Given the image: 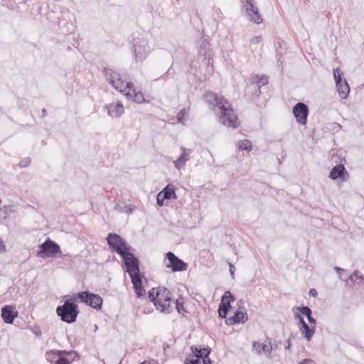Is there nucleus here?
Instances as JSON below:
<instances>
[{"instance_id":"393cba45","label":"nucleus","mask_w":364,"mask_h":364,"mask_svg":"<svg viewBox=\"0 0 364 364\" xmlns=\"http://www.w3.org/2000/svg\"><path fill=\"white\" fill-rule=\"evenodd\" d=\"M336 87L341 97L343 99L346 98L350 91V87L346 80L344 79L343 82L340 83V85L337 84Z\"/></svg>"},{"instance_id":"2f4dec72","label":"nucleus","mask_w":364,"mask_h":364,"mask_svg":"<svg viewBox=\"0 0 364 364\" xmlns=\"http://www.w3.org/2000/svg\"><path fill=\"white\" fill-rule=\"evenodd\" d=\"M189 112V108H183L180 110V112L177 114V120L179 123H183L184 121V117L186 114Z\"/></svg>"},{"instance_id":"f8f14e48","label":"nucleus","mask_w":364,"mask_h":364,"mask_svg":"<svg viewBox=\"0 0 364 364\" xmlns=\"http://www.w3.org/2000/svg\"><path fill=\"white\" fill-rule=\"evenodd\" d=\"M248 319L247 310L245 306H240L235 311L232 317L228 318L225 322L228 325H234L235 323H245Z\"/></svg>"},{"instance_id":"603ef678","label":"nucleus","mask_w":364,"mask_h":364,"mask_svg":"<svg viewBox=\"0 0 364 364\" xmlns=\"http://www.w3.org/2000/svg\"><path fill=\"white\" fill-rule=\"evenodd\" d=\"M46 114H47V110H46L45 108H43V109H42V116H43V117H44V116H46Z\"/></svg>"},{"instance_id":"c9c22d12","label":"nucleus","mask_w":364,"mask_h":364,"mask_svg":"<svg viewBox=\"0 0 364 364\" xmlns=\"http://www.w3.org/2000/svg\"><path fill=\"white\" fill-rule=\"evenodd\" d=\"M31 163V159L29 158H25L23 160H21L18 165L21 168L27 167Z\"/></svg>"},{"instance_id":"1a4fd4ad","label":"nucleus","mask_w":364,"mask_h":364,"mask_svg":"<svg viewBox=\"0 0 364 364\" xmlns=\"http://www.w3.org/2000/svg\"><path fill=\"white\" fill-rule=\"evenodd\" d=\"M77 296L82 302L85 303L93 309H100L102 308L103 300L98 294L90 293L88 291H82L78 293Z\"/></svg>"},{"instance_id":"4c0bfd02","label":"nucleus","mask_w":364,"mask_h":364,"mask_svg":"<svg viewBox=\"0 0 364 364\" xmlns=\"http://www.w3.org/2000/svg\"><path fill=\"white\" fill-rule=\"evenodd\" d=\"M200 362V358L193 356L190 360L188 358L186 359V364H198Z\"/></svg>"},{"instance_id":"9d476101","label":"nucleus","mask_w":364,"mask_h":364,"mask_svg":"<svg viewBox=\"0 0 364 364\" xmlns=\"http://www.w3.org/2000/svg\"><path fill=\"white\" fill-rule=\"evenodd\" d=\"M40 251L38 252V256L42 257L43 254H47L48 256H54L56 254H61L60 246L50 238H47L40 246Z\"/></svg>"},{"instance_id":"c03bdc74","label":"nucleus","mask_w":364,"mask_h":364,"mask_svg":"<svg viewBox=\"0 0 364 364\" xmlns=\"http://www.w3.org/2000/svg\"><path fill=\"white\" fill-rule=\"evenodd\" d=\"M298 364H316V363L311 359H304Z\"/></svg>"},{"instance_id":"412c9836","label":"nucleus","mask_w":364,"mask_h":364,"mask_svg":"<svg viewBox=\"0 0 364 364\" xmlns=\"http://www.w3.org/2000/svg\"><path fill=\"white\" fill-rule=\"evenodd\" d=\"M209 36L206 34L202 36L201 38L198 41V53L201 56H204L207 60L206 55L209 50L210 44L208 43Z\"/></svg>"},{"instance_id":"72a5a7b5","label":"nucleus","mask_w":364,"mask_h":364,"mask_svg":"<svg viewBox=\"0 0 364 364\" xmlns=\"http://www.w3.org/2000/svg\"><path fill=\"white\" fill-rule=\"evenodd\" d=\"M297 309L303 315L306 316V317H309L312 314L311 309L309 306H301L298 307Z\"/></svg>"},{"instance_id":"58836bf2","label":"nucleus","mask_w":364,"mask_h":364,"mask_svg":"<svg viewBox=\"0 0 364 364\" xmlns=\"http://www.w3.org/2000/svg\"><path fill=\"white\" fill-rule=\"evenodd\" d=\"M295 317L299 321V327L304 326V324H307L304 318L299 314H295Z\"/></svg>"},{"instance_id":"f257e3e1","label":"nucleus","mask_w":364,"mask_h":364,"mask_svg":"<svg viewBox=\"0 0 364 364\" xmlns=\"http://www.w3.org/2000/svg\"><path fill=\"white\" fill-rule=\"evenodd\" d=\"M203 99L209 105L213 108L218 107L221 111L219 117L220 123L232 128L240 126L239 119L228 100L211 91L206 92L203 95Z\"/></svg>"},{"instance_id":"aec40b11","label":"nucleus","mask_w":364,"mask_h":364,"mask_svg":"<svg viewBox=\"0 0 364 364\" xmlns=\"http://www.w3.org/2000/svg\"><path fill=\"white\" fill-rule=\"evenodd\" d=\"M130 278L133 284L134 292L137 297L140 298L143 296L145 294V290L142 287V280L140 274L137 276H132Z\"/></svg>"},{"instance_id":"13d9d810","label":"nucleus","mask_w":364,"mask_h":364,"mask_svg":"<svg viewBox=\"0 0 364 364\" xmlns=\"http://www.w3.org/2000/svg\"><path fill=\"white\" fill-rule=\"evenodd\" d=\"M277 348V345L273 346V350L276 349Z\"/></svg>"},{"instance_id":"ddd939ff","label":"nucleus","mask_w":364,"mask_h":364,"mask_svg":"<svg viewBox=\"0 0 364 364\" xmlns=\"http://www.w3.org/2000/svg\"><path fill=\"white\" fill-rule=\"evenodd\" d=\"M181 153L180 156L173 161L174 166L176 169L180 170L183 168L188 161L190 160L193 150L191 149H186L183 146L180 148Z\"/></svg>"},{"instance_id":"a211bd4d","label":"nucleus","mask_w":364,"mask_h":364,"mask_svg":"<svg viewBox=\"0 0 364 364\" xmlns=\"http://www.w3.org/2000/svg\"><path fill=\"white\" fill-rule=\"evenodd\" d=\"M122 93L136 103H142L145 100L143 94L140 91H136L133 84L132 87H127V91Z\"/></svg>"},{"instance_id":"a878e982","label":"nucleus","mask_w":364,"mask_h":364,"mask_svg":"<svg viewBox=\"0 0 364 364\" xmlns=\"http://www.w3.org/2000/svg\"><path fill=\"white\" fill-rule=\"evenodd\" d=\"M231 306L229 304L228 301H223L221 300V302L219 305L218 308V315L219 317L222 318H225L228 314V311L230 309Z\"/></svg>"},{"instance_id":"423d86ee","label":"nucleus","mask_w":364,"mask_h":364,"mask_svg":"<svg viewBox=\"0 0 364 364\" xmlns=\"http://www.w3.org/2000/svg\"><path fill=\"white\" fill-rule=\"evenodd\" d=\"M107 242L110 250L120 257L125 255L131 250L127 242L121 236L114 232L107 235Z\"/></svg>"},{"instance_id":"6ab92c4d","label":"nucleus","mask_w":364,"mask_h":364,"mask_svg":"<svg viewBox=\"0 0 364 364\" xmlns=\"http://www.w3.org/2000/svg\"><path fill=\"white\" fill-rule=\"evenodd\" d=\"M60 355H75V356L77 355V353H75V351L55 350L47 352L46 353V358L49 363L52 364H55V360Z\"/></svg>"},{"instance_id":"dca6fc26","label":"nucleus","mask_w":364,"mask_h":364,"mask_svg":"<svg viewBox=\"0 0 364 364\" xmlns=\"http://www.w3.org/2000/svg\"><path fill=\"white\" fill-rule=\"evenodd\" d=\"M18 314V311L12 306L6 305L1 309V318L6 323H13Z\"/></svg>"},{"instance_id":"de8ad7c7","label":"nucleus","mask_w":364,"mask_h":364,"mask_svg":"<svg viewBox=\"0 0 364 364\" xmlns=\"http://www.w3.org/2000/svg\"><path fill=\"white\" fill-rule=\"evenodd\" d=\"M309 294L314 297H316L318 295V293H317V291L315 289H311L309 290Z\"/></svg>"},{"instance_id":"3c124183","label":"nucleus","mask_w":364,"mask_h":364,"mask_svg":"<svg viewBox=\"0 0 364 364\" xmlns=\"http://www.w3.org/2000/svg\"><path fill=\"white\" fill-rule=\"evenodd\" d=\"M334 269L338 273L340 274L341 272H343L344 269H342V268H340V267H334Z\"/></svg>"},{"instance_id":"cd10ccee","label":"nucleus","mask_w":364,"mask_h":364,"mask_svg":"<svg viewBox=\"0 0 364 364\" xmlns=\"http://www.w3.org/2000/svg\"><path fill=\"white\" fill-rule=\"evenodd\" d=\"M237 147L241 150L250 151L252 149V144L250 140L243 139L237 142Z\"/></svg>"},{"instance_id":"8fccbe9b","label":"nucleus","mask_w":364,"mask_h":364,"mask_svg":"<svg viewBox=\"0 0 364 364\" xmlns=\"http://www.w3.org/2000/svg\"><path fill=\"white\" fill-rule=\"evenodd\" d=\"M285 344H286V345H285V349H286V350H289V349H290V348H291V339H290V338L287 341V342H286V343H285Z\"/></svg>"},{"instance_id":"20e7f679","label":"nucleus","mask_w":364,"mask_h":364,"mask_svg":"<svg viewBox=\"0 0 364 364\" xmlns=\"http://www.w3.org/2000/svg\"><path fill=\"white\" fill-rule=\"evenodd\" d=\"M149 36L148 33H139L138 36L133 38V51L136 61H143L151 51Z\"/></svg>"},{"instance_id":"bb28decb","label":"nucleus","mask_w":364,"mask_h":364,"mask_svg":"<svg viewBox=\"0 0 364 364\" xmlns=\"http://www.w3.org/2000/svg\"><path fill=\"white\" fill-rule=\"evenodd\" d=\"M252 83L257 84V86L259 87V94H261V87L267 85L268 83V77L266 75H255L252 78Z\"/></svg>"},{"instance_id":"7c9ffc66","label":"nucleus","mask_w":364,"mask_h":364,"mask_svg":"<svg viewBox=\"0 0 364 364\" xmlns=\"http://www.w3.org/2000/svg\"><path fill=\"white\" fill-rule=\"evenodd\" d=\"M333 76L336 81V85L343 82V80L342 79V73L340 72L338 68H334L333 70Z\"/></svg>"},{"instance_id":"f3484780","label":"nucleus","mask_w":364,"mask_h":364,"mask_svg":"<svg viewBox=\"0 0 364 364\" xmlns=\"http://www.w3.org/2000/svg\"><path fill=\"white\" fill-rule=\"evenodd\" d=\"M267 340L268 343H260L259 342L254 341L252 347L258 354H261L263 352L268 358H272L271 354L273 350V345H272L269 339Z\"/></svg>"},{"instance_id":"ea45409f","label":"nucleus","mask_w":364,"mask_h":364,"mask_svg":"<svg viewBox=\"0 0 364 364\" xmlns=\"http://www.w3.org/2000/svg\"><path fill=\"white\" fill-rule=\"evenodd\" d=\"M262 41V36H257L252 38L250 41L252 44H258Z\"/></svg>"},{"instance_id":"f03ea898","label":"nucleus","mask_w":364,"mask_h":364,"mask_svg":"<svg viewBox=\"0 0 364 364\" xmlns=\"http://www.w3.org/2000/svg\"><path fill=\"white\" fill-rule=\"evenodd\" d=\"M148 296L160 312L167 314L172 312L171 293L166 287L152 288L149 291Z\"/></svg>"},{"instance_id":"6e6d98bb","label":"nucleus","mask_w":364,"mask_h":364,"mask_svg":"<svg viewBox=\"0 0 364 364\" xmlns=\"http://www.w3.org/2000/svg\"><path fill=\"white\" fill-rule=\"evenodd\" d=\"M210 60H213L212 59H210V58H208V64H210Z\"/></svg>"},{"instance_id":"79ce46f5","label":"nucleus","mask_w":364,"mask_h":364,"mask_svg":"<svg viewBox=\"0 0 364 364\" xmlns=\"http://www.w3.org/2000/svg\"><path fill=\"white\" fill-rule=\"evenodd\" d=\"M116 208H117L119 211H120V212H125V213H131V212H132L131 208H129V207H128V206H127V205H126V206H124V209H125L124 210L122 209V207H120L119 205H117V206L116 207Z\"/></svg>"},{"instance_id":"a19ab883","label":"nucleus","mask_w":364,"mask_h":364,"mask_svg":"<svg viewBox=\"0 0 364 364\" xmlns=\"http://www.w3.org/2000/svg\"><path fill=\"white\" fill-rule=\"evenodd\" d=\"M307 319L310 323V326H314V328H316V319L314 318H313L311 316H309V317H307Z\"/></svg>"},{"instance_id":"37998d69","label":"nucleus","mask_w":364,"mask_h":364,"mask_svg":"<svg viewBox=\"0 0 364 364\" xmlns=\"http://www.w3.org/2000/svg\"><path fill=\"white\" fill-rule=\"evenodd\" d=\"M360 274V272H358V271H355L353 272V274L350 275L349 277L350 279V280H353V276H355L357 278H359V279H364V277L363 275H359Z\"/></svg>"},{"instance_id":"473e14b6","label":"nucleus","mask_w":364,"mask_h":364,"mask_svg":"<svg viewBox=\"0 0 364 364\" xmlns=\"http://www.w3.org/2000/svg\"><path fill=\"white\" fill-rule=\"evenodd\" d=\"M221 300L223 301H228L229 304H230V302L235 300V296L232 294V293L230 291H226L223 296H222Z\"/></svg>"},{"instance_id":"39448f33","label":"nucleus","mask_w":364,"mask_h":364,"mask_svg":"<svg viewBox=\"0 0 364 364\" xmlns=\"http://www.w3.org/2000/svg\"><path fill=\"white\" fill-rule=\"evenodd\" d=\"M102 72L107 81L119 92H124L127 87H132V82L124 81L122 75L117 70L109 68H104Z\"/></svg>"},{"instance_id":"c756f323","label":"nucleus","mask_w":364,"mask_h":364,"mask_svg":"<svg viewBox=\"0 0 364 364\" xmlns=\"http://www.w3.org/2000/svg\"><path fill=\"white\" fill-rule=\"evenodd\" d=\"M73 355H60L55 360V364H70L71 361L68 357H72Z\"/></svg>"},{"instance_id":"7ed1b4c3","label":"nucleus","mask_w":364,"mask_h":364,"mask_svg":"<svg viewBox=\"0 0 364 364\" xmlns=\"http://www.w3.org/2000/svg\"><path fill=\"white\" fill-rule=\"evenodd\" d=\"M75 301L76 298L75 296L69 297L63 305L57 307L56 313L63 321L71 323L76 321L79 310Z\"/></svg>"},{"instance_id":"4468645a","label":"nucleus","mask_w":364,"mask_h":364,"mask_svg":"<svg viewBox=\"0 0 364 364\" xmlns=\"http://www.w3.org/2000/svg\"><path fill=\"white\" fill-rule=\"evenodd\" d=\"M104 109L111 117H120L124 112L123 104L119 101L107 104L104 106Z\"/></svg>"},{"instance_id":"4d7b16f0","label":"nucleus","mask_w":364,"mask_h":364,"mask_svg":"<svg viewBox=\"0 0 364 364\" xmlns=\"http://www.w3.org/2000/svg\"><path fill=\"white\" fill-rule=\"evenodd\" d=\"M239 303H240V304H243V301H242V300H240V301H238V303H237V305H239Z\"/></svg>"},{"instance_id":"09e8293b","label":"nucleus","mask_w":364,"mask_h":364,"mask_svg":"<svg viewBox=\"0 0 364 364\" xmlns=\"http://www.w3.org/2000/svg\"><path fill=\"white\" fill-rule=\"evenodd\" d=\"M203 359V364H210L212 363L209 357H205Z\"/></svg>"},{"instance_id":"9b49d317","label":"nucleus","mask_w":364,"mask_h":364,"mask_svg":"<svg viewBox=\"0 0 364 364\" xmlns=\"http://www.w3.org/2000/svg\"><path fill=\"white\" fill-rule=\"evenodd\" d=\"M293 114L298 123L306 125L309 114V107L303 102H297L293 107Z\"/></svg>"},{"instance_id":"6e6552de","label":"nucleus","mask_w":364,"mask_h":364,"mask_svg":"<svg viewBox=\"0 0 364 364\" xmlns=\"http://www.w3.org/2000/svg\"><path fill=\"white\" fill-rule=\"evenodd\" d=\"M166 258L168 260L166 267L173 272L186 271L188 267V263L178 258L172 252H168L166 254Z\"/></svg>"},{"instance_id":"0eeeda50","label":"nucleus","mask_w":364,"mask_h":364,"mask_svg":"<svg viewBox=\"0 0 364 364\" xmlns=\"http://www.w3.org/2000/svg\"><path fill=\"white\" fill-rule=\"evenodd\" d=\"M125 267L126 272L129 274V277L137 276L140 274L139 260L130 251L124 256L121 257Z\"/></svg>"},{"instance_id":"4be33fe9","label":"nucleus","mask_w":364,"mask_h":364,"mask_svg":"<svg viewBox=\"0 0 364 364\" xmlns=\"http://www.w3.org/2000/svg\"><path fill=\"white\" fill-rule=\"evenodd\" d=\"M191 350L194 354L195 357L198 358H203L205 357H208L210 353V348H199L197 346H191Z\"/></svg>"},{"instance_id":"f704fd0d","label":"nucleus","mask_w":364,"mask_h":364,"mask_svg":"<svg viewBox=\"0 0 364 364\" xmlns=\"http://www.w3.org/2000/svg\"><path fill=\"white\" fill-rule=\"evenodd\" d=\"M250 6L252 8V11H253L255 16L257 17V18L254 19V23H262V18L260 17V15L258 14L257 8H255V6L252 4H250Z\"/></svg>"},{"instance_id":"c85d7f7f","label":"nucleus","mask_w":364,"mask_h":364,"mask_svg":"<svg viewBox=\"0 0 364 364\" xmlns=\"http://www.w3.org/2000/svg\"><path fill=\"white\" fill-rule=\"evenodd\" d=\"M183 304V299L182 297H179L176 301V309L178 313L182 315H184L186 313H187V311L184 308Z\"/></svg>"},{"instance_id":"49530a36","label":"nucleus","mask_w":364,"mask_h":364,"mask_svg":"<svg viewBox=\"0 0 364 364\" xmlns=\"http://www.w3.org/2000/svg\"><path fill=\"white\" fill-rule=\"evenodd\" d=\"M229 267H230V272L232 277H233V275L235 274V268L234 265L232 264L231 263H229Z\"/></svg>"},{"instance_id":"5fc2aeb1","label":"nucleus","mask_w":364,"mask_h":364,"mask_svg":"<svg viewBox=\"0 0 364 364\" xmlns=\"http://www.w3.org/2000/svg\"><path fill=\"white\" fill-rule=\"evenodd\" d=\"M255 95H257V96H259L260 95V94H259V87H257V89L255 91Z\"/></svg>"},{"instance_id":"864d4df0","label":"nucleus","mask_w":364,"mask_h":364,"mask_svg":"<svg viewBox=\"0 0 364 364\" xmlns=\"http://www.w3.org/2000/svg\"><path fill=\"white\" fill-rule=\"evenodd\" d=\"M35 334L37 336H41V331H38L35 332Z\"/></svg>"},{"instance_id":"b1692460","label":"nucleus","mask_w":364,"mask_h":364,"mask_svg":"<svg viewBox=\"0 0 364 364\" xmlns=\"http://www.w3.org/2000/svg\"><path fill=\"white\" fill-rule=\"evenodd\" d=\"M299 329L307 341H310L312 338L315 331L314 326H309L308 324H304V326L299 327Z\"/></svg>"},{"instance_id":"a18cd8bd","label":"nucleus","mask_w":364,"mask_h":364,"mask_svg":"<svg viewBox=\"0 0 364 364\" xmlns=\"http://www.w3.org/2000/svg\"><path fill=\"white\" fill-rule=\"evenodd\" d=\"M6 252V246L4 241L0 238V252Z\"/></svg>"},{"instance_id":"2eb2a0df","label":"nucleus","mask_w":364,"mask_h":364,"mask_svg":"<svg viewBox=\"0 0 364 364\" xmlns=\"http://www.w3.org/2000/svg\"><path fill=\"white\" fill-rule=\"evenodd\" d=\"M349 176L348 171L342 164H338L333 167L331 170L329 177L333 180L340 179L346 181Z\"/></svg>"},{"instance_id":"e433bc0d","label":"nucleus","mask_w":364,"mask_h":364,"mask_svg":"<svg viewBox=\"0 0 364 364\" xmlns=\"http://www.w3.org/2000/svg\"><path fill=\"white\" fill-rule=\"evenodd\" d=\"M164 200H166V198H164L162 196V194L160 193V192L157 194L156 196V203L159 206H163L164 205Z\"/></svg>"},{"instance_id":"5701e85b","label":"nucleus","mask_w":364,"mask_h":364,"mask_svg":"<svg viewBox=\"0 0 364 364\" xmlns=\"http://www.w3.org/2000/svg\"><path fill=\"white\" fill-rule=\"evenodd\" d=\"M160 193L162 194L164 198H166V200L172 198L176 199L174 188L171 184L167 185L161 191H160Z\"/></svg>"}]
</instances>
